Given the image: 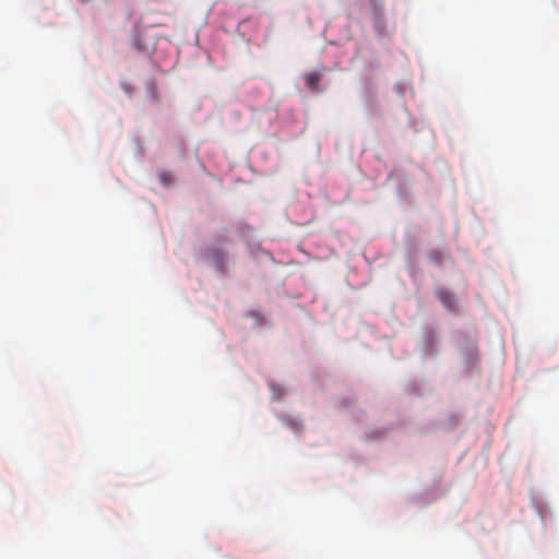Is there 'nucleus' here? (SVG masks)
I'll return each mask as SVG.
<instances>
[{"label": "nucleus", "instance_id": "2", "mask_svg": "<svg viewBox=\"0 0 559 559\" xmlns=\"http://www.w3.org/2000/svg\"><path fill=\"white\" fill-rule=\"evenodd\" d=\"M305 79L308 87L314 90L319 84L320 75L316 72H312L307 74Z\"/></svg>", "mask_w": 559, "mask_h": 559}, {"label": "nucleus", "instance_id": "1", "mask_svg": "<svg viewBox=\"0 0 559 559\" xmlns=\"http://www.w3.org/2000/svg\"><path fill=\"white\" fill-rule=\"evenodd\" d=\"M437 297L448 310H456V298L450 290L440 288L437 290Z\"/></svg>", "mask_w": 559, "mask_h": 559}, {"label": "nucleus", "instance_id": "5", "mask_svg": "<svg viewBox=\"0 0 559 559\" xmlns=\"http://www.w3.org/2000/svg\"><path fill=\"white\" fill-rule=\"evenodd\" d=\"M159 180H160L165 186H167V185H169V183H170L171 178H170V175H169V174H167V173H160V174H159Z\"/></svg>", "mask_w": 559, "mask_h": 559}, {"label": "nucleus", "instance_id": "4", "mask_svg": "<svg viewBox=\"0 0 559 559\" xmlns=\"http://www.w3.org/2000/svg\"><path fill=\"white\" fill-rule=\"evenodd\" d=\"M210 253L213 258H215V260L217 261L218 264H222L223 261H224V253L221 252V251H217L215 249H211L210 250Z\"/></svg>", "mask_w": 559, "mask_h": 559}, {"label": "nucleus", "instance_id": "3", "mask_svg": "<svg viewBox=\"0 0 559 559\" xmlns=\"http://www.w3.org/2000/svg\"><path fill=\"white\" fill-rule=\"evenodd\" d=\"M429 259H430L433 263H436V264L440 265V264H441V262H442V259H443V253H442L441 251H439V250L431 251V252L429 253Z\"/></svg>", "mask_w": 559, "mask_h": 559}]
</instances>
